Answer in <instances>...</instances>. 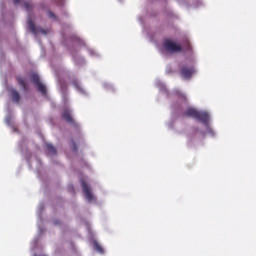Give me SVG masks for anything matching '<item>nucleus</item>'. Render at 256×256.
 Instances as JSON below:
<instances>
[{
	"mask_svg": "<svg viewBox=\"0 0 256 256\" xmlns=\"http://www.w3.org/2000/svg\"><path fill=\"white\" fill-rule=\"evenodd\" d=\"M183 117H192V119H197V121H200V123H203V125H209V112L207 111H199L195 108H187L183 112Z\"/></svg>",
	"mask_w": 256,
	"mask_h": 256,
	"instance_id": "1",
	"label": "nucleus"
},
{
	"mask_svg": "<svg viewBox=\"0 0 256 256\" xmlns=\"http://www.w3.org/2000/svg\"><path fill=\"white\" fill-rule=\"evenodd\" d=\"M163 47L168 53H181L183 52V46L171 39H165L163 41Z\"/></svg>",
	"mask_w": 256,
	"mask_h": 256,
	"instance_id": "2",
	"label": "nucleus"
},
{
	"mask_svg": "<svg viewBox=\"0 0 256 256\" xmlns=\"http://www.w3.org/2000/svg\"><path fill=\"white\" fill-rule=\"evenodd\" d=\"M193 74H195V66H193V64L183 65L180 67V75L183 79H191Z\"/></svg>",
	"mask_w": 256,
	"mask_h": 256,
	"instance_id": "3",
	"label": "nucleus"
},
{
	"mask_svg": "<svg viewBox=\"0 0 256 256\" xmlns=\"http://www.w3.org/2000/svg\"><path fill=\"white\" fill-rule=\"evenodd\" d=\"M31 81L34 83V85H36L38 91H40L42 95H47V88L45 87V84L41 83V79L39 78L38 74H31Z\"/></svg>",
	"mask_w": 256,
	"mask_h": 256,
	"instance_id": "4",
	"label": "nucleus"
},
{
	"mask_svg": "<svg viewBox=\"0 0 256 256\" xmlns=\"http://www.w3.org/2000/svg\"><path fill=\"white\" fill-rule=\"evenodd\" d=\"M28 27L29 30L31 31V33H33V35H47L49 33V31L41 28V27H36L35 23L33 22V20L31 18L28 19Z\"/></svg>",
	"mask_w": 256,
	"mask_h": 256,
	"instance_id": "5",
	"label": "nucleus"
},
{
	"mask_svg": "<svg viewBox=\"0 0 256 256\" xmlns=\"http://www.w3.org/2000/svg\"><path fill=\"white\" fill-rule=\"evenodd\" d=\"M81 185L84 191L85 198L87 199V201H91L93 199V193H91V187H89V185H87V182L84 180L81 181Z\"/></svg>",
	"mask_w": 256,
	"mask_h": 256,
	"instance_id": "6",
	"label": "nucleus"
},
{
	"mask_svg": "<svg viewBox=\"0 0 256 256\" xmlns=\"http://www.w3.org/2000/svg\"><path fill=\"white\" fill-rule=\"evenodd\" d=\"M62 118L66 123H69L70 125H75V120L73 119V116L71 115V110L64 109L62 112Z\"/></svg>",
	"mask_w": 256,
	"mask_h": 256,
	"instance_id": "7",
	"label": "nucleus"
},
{
	"mask_svg": "<svg viewBox=\"0 0 256 256\" xmlns=\"http://www.w3.org/2000/svg\"><path fill=\"white\" fill-rule=\"evenodd\" d=\"M10 97L14 103H19V101H21V95L15 89L10 90Z\"/></svg>",
	"mask_w": 256,
	"mask_h": 256,
	"instance_id": "8",
	"label": "nucleus"
},
{
	"mask_svg": "<svg viewBox=\"0 0 256 256\" xmlns=\"http://www.w3.org/2000/svg\"><path fill=\"white\" fill-rule=\"evenodd\" d=\"M182 49L188 53H193V47L191 46V42L189 39H185L182 44Z\"/></svg>",
	"mask_w": 256,
	"mask_h": 256,
	"instance_id": "9",
	"label": "nucleus"
},
{
	"mask_svg": "<svg viewBox=\"0 0 256 256\" xmlns=\"http://www.w3.org/2000/svg\"><path fill=\"white\" fill-rule=\"evenodd\" d=\"M45 149L48 155H57V149H55L52 144L46 143Z\"/></svg>",
	"mask_w": 256,
	"mask_h": 256,
	"instance_id": "10",
	"label": "nucleus"
},
{
	"mask_svg": "<svg viewBox=\"0 0 256 256\" xmlns=\"http://www.w3.org/2000/svg\"><path fill=\"white\" fill-rule=\"evenodd\" d=\"M17 81H18V85H20V87H22L24 91H27V84L25 83V80H23V78L21 77H18Z\"/></svg>",
	"mask_w": 256,
	"mask_h": 256,
	"instance_id": "11",
	"label": "nucleus"
},
{
	"mask_svg": "<svg viewBox=\"0 0 256 256\" xmlns=\"http://www.w3.org/2000/svg\"><path fill=\"white\" fill-rule=\"evenodd\" d=\"M94 249L98 253H103V247L100 244H98L97 241L94 242Z\"/></svg>",
	"mask_w": 256,
	"mask_h": 256,
	"instance_id": "12",
	"label": "nucleus"
},
{
	"mask_svg": "<svg viewBox=\"0 0 256 256\" xmlns=\"http://www.w3.org/2000/svg\"><path fill=\"white\" fill-rule=\"evenodd\" d=\"M24 9H26L27 11H32L33 10V4L29 3V2H24L23 4Z\"/></svg>",
	"mask_w": 256,
	"mask_h": 256,
	"instance_id": "13",
	"label": "nucleus"
},
{
	"mask_svg": "<svg viewBox=\"0 0 256 256\" xmlns=\"http://www.w3.org/2000/svg\"><path fill=\"white\" fill-rule=\"evenodd\" d=\"M176 94H177L178 97H181V98L184 99V100L187 99V97L185 96V94L181 93V91H179V90L176 91Z\"/></svg>",
	"mask_w": 256,
	"mask_h": 256,
	"instance_id": "14",
	"label": "nucleus"
},
{
	"mask_svg": "<svg viewBox=\"0 0 256 256\" xmlns=\"http://www.w3.org/2000/svg\"><path fill=\"white\" fill-rule=\"evenodd\" d=\"M48 17L50 19H56V16H55V13L51 12V11H48Z\"/></svg>",
	"mask_w": 256,
	"mask_h": 256,
	"instance_id": "15",
	"label": "nucleus"
},
{
	"mask_svg": "<svg viewBox=\"0 0 256 256\" xmlns=\"http://www.w3.org/2000/svg\"><path fill=\"white\" fill-rule=\"evenodd\" d=\"M71 143H72V149H73V151H77V144L75 143V141L72 140Z\"/></svg>",
	"mask_w": 256,
	"mask_h": 256,
	"instance_id": "16",
	"label": "nucleus"
},
{
	"mask_svg": "<svg viewBox=\"0 0 256 256\" xmlns=\"http://www.w3.org/2000/svg\"><path fill=\"white\" fill-rule=\"evenodd\" d=\"M14 5H19L21 3V0H13Z\"/></svg>",
	"mask_w": 256,
	"mask_h": 256,
	"instance_id": "17",
	"label": "nucleus"
},
{
	"mask_svg": "<svg viewBox=\"0 0 256 256\" xmlns=\"http://www.w3.org/2000/svg\"><path fill=\"white\" fill-rule=\"evenodd\" d=\"M54 225H59V221H58V220H55V221H54Z\"/></svg>",
	"mask_w": 256,
	"mask_h": 256,
	"instance_id": "18",
	"label": "nucleus"
}]
</instances>
